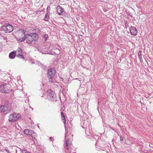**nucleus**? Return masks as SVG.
Wrapping results in <instances>:
<instances>
[{
	"mask_svg": "<svg viewBox=\"0 0 153 153\" xmlns=\"http://www.w3.org/2000/svg\"><path fill=\"white\" fill-rule=\"evenodd\" d=\"M18 37H16L17 41L19 42H23L25 40L27 43L31 44L33 42L37 40L39 38V35L36 33H32L25 34L23 30H20L17 32Z\"/></svg>",
	"mask_w": 153,
	"mask_h": 153,
	"instance_id": "nucleus-1",
	"label": "nucleus"
},
{
	"mask_svg": "<svg viewBox=\"0 0 153 153\" xmlns=\"http://www.w3.org/2000/svg\"><path fill=\"white\" fill-rule=\"evenodd\" d=\"M47 98L49 100L53 102L56 101V95L54 92L48 89L47 90Z\"/></svg>",
	"mask_w": 153,
	"mask_h": 153,
	"instance_id": "nucleus-2",
	"label": "nucleus"
},
{
	"mask_svg": "<svg viewBox=\"0 0 153 153\" xmlns=\"http://www.w3.org/2000/svg\"><path fill=\"white\" fill-rule=\"evenodd\" d=\"M11 106L10 105H1L0 107V110L4 114L9 113L11 110Z\"/></svg>",
	"mask_w": 153,
	"mask_h": 153,
	"instance_id": "nucleus-3",
	"label": "nucleus"
},
{
	"mask_svg": "<svg viewBox=\"0 0 153 153\" xmlns=\"http://www.w3.org/2000/svg\"><path fill=\"white\" fill-rule=\"evenodd\" d=\"M21 115L20 114H17L14 113L10 115L9 116V121L12 122H14L18 120Z\"/></svg>",
	"mask_w": 153,
	"mask_h": 153,
	"instance_id": "nucleus-4",
	"label": "nucleus"
},
{
	"mask_svg": "<svg viewBox=\"0 0 153 153\" xmlns=\"http://www.w3.org/2000/svg\"><path fill=\"white\" fill-rule=\"evenodd\" d=\"M9 85L4 84L0 86V91L2 92L9 93L10 92V90L9 89Z\"/></svg>",
	"mask_w": 153,
	"mask_h": 153,
	"instance_id": "nucleus-5",
	"label": "nucleus"
},
{
	"mask_svg": "<svg viewBox=\"0 0 153 153\" xmlns=\"http://www.w3.org/2000/svg\"><path fill=\"white\" fill-rule=\"evenodd\" d=\"M2 31H4L6 33H9L13 30V27L9 24L4 25L1 28Z\"/></svg>",
	"mask_w": 153,
	"mask_h": 153,
	"instance_id": "nucleus-6",
	"label": "nucleus"
},
{
	"mask_svg": "<svg viewBox=\"0 0 153 153\" xmlns=\"http://www.w3.org/2000/svg\"><path fill=\"white\" fill-rule=\"evenodd\" d=\"M24 133L25 134L30 136L34 139L36 137V133L32 130H30L27 129H26L24 130Z\"/></svg>",
	"mask_w": 153,
	"mask_h": 153,
	"instance_id": "nucleus-7",
	"label": "nucleus"
},
{
	"mask_svg": "<svg viewBox=\"0 0 153 153\" xmlns=\"http://www.w3.org/2000/svg\"><path fill=\"white\" fill-rule=\"evenodd\" d=\"M55 73L56 71L54 68H52L48 70V77H49V76H54Z\"/></svg>",
	"mask_w": 153,
	"mask_h": 153,
	"instance_id": "nucleus-8",
	"label": "nucleus"
},
{
	"mask_svg": "<svg viewBox=\"0 0 153 153\" xmlns=\"http://www.w3.org/2000/svg\"><path fill=\"white\" fill-rule=\"evenodd\" d=\"M130 31L132 35L136 36L138 32L136 27H131L130 28Z\"/></svg>",
	"mask_w": 153,
	"mask_h": 153,
	"instance_id": "nucleus-9",
	"label": "nucleus"
},
{
	"mask_svg": "<svg viewBox=\"0 0 153 153\" xmlns=\"http://www.w3.org/2000/svg\"><path fill=\"white\" fill-rule=\"evenodd\" d=\"M56 11L60 15L64 12L63 9L60 6H58L56 7Z\"/></svg>",
	"mask_w": 153,
	"mask_h": 153,
	"instance_id": "nucleus-10",
	"label": "nucleus"
},
{
	"mask_svg": "<svg viewBox=\"0 0 153 153\" xmlns=\"http://www.w3.org/2000/svg\"><path fill=\"white\" fill-rule=\"evenodd\" d=\"M19 150L21 151L22 150L16 147H13L11 149V153H17L18 150L19 151Z\"/></svg>",
	"mask_w": 153,
	"mask_h": 153,
	"instance_id": "nucleus-11",
	"label": "nucleus"
},
{
	"mask_svg": "<svg viewBox=\"0 0 153 153\" xmlns=\"http://www.w3.org/2000/svg\"><path fill=\"white\" fill-rule=\"evenodd\" d=\"M16 56V55L14 51H12L10 53L9 55V57L11 59H14Z\"/></svg>",
	"mask_w": 153,
	"mask_h": 153,
	"instance_id": "nucleus-12",
	"label": "nucleus"
},
{
	"mask_svg": "<svg viewBox=\"0 0 153 153\" xmlns=\"http://www.w3.org/2000/svg\"><path fill=\"white\" fill-rule=\"evenodd\" d=\"M14 51L16 55L19 54H22V49L20 48H18L16 51Z\"/></svg>",
	"mask_w": 153,
	"mask_h": 153,
	"instance_id": "nucleus-13",
	"label": "nucleus"
},
{
	"mask_svg": "<svg viewBox=\"0 0 153 153\" xmlns=\"http://www.w3.org/2000/svg\"><path fill=\"white\" fill-rule=\"evenodd\" d=\"M61 115L62 119L63 120V123L65 124L66 121L65 118V115L62 112H61Z\"/></svg>",
	"mask_w": 153,
	"mask_h": 153,
	"instance_id": "nucleus-14",
	"label": "nucleus"
},
{
	"mask_svg": "<svg viewBox=\"0 0 153 153\" xmlns=\"http://www.w3.org/2000/svg\"><path fill=\"white\" fill-rule=\"evenodd\" d=\"M49 12L48 11H47V12L45 14L44 19L46 21H48L49 18Z\"/></svg>",
	"mask_w": 153,
	"mask_h": 153,
	"instance_id": "nucleus-15",
	"label": "nucleus"
},
{
	"mask_svg": "<svg viewBox=\"0 0 153 153\" xmlns=\"http://www.w3.org/2000/svg\"><path fill=\"white\" fill-rule=\"evenodd\" d=\"M54 76H49V82H52L54 80Z\"/></svg>",
	"mask_w": 153,
	"mask_h": 153,
	"instance_id": "nucleus-16",
	"label": "nucleus"
},
{
	"mask_svg": "<svg viewBox=\"0 0 153 153\" xmlns=\"http://www.w3.org/2000/svg\"><path fill=\"white\" fill-rule=\"evenodd\" d=\"M17 57L19 58L20 59H24V56L22 55V54H19L18 55H16V56Z\"/></svg>",
	"mask_w": 153,
	"mask_h": 153,
	"instance_id": "nucleus-17",
	"label": "nucleus"
},
{
	"mask_svg": "<svg viewBox=\"0 0 153 153\" xmlns=\"http://www.w3.org/2000/svg\"><path fill=\"white\" fill-rule=\"evenodd\" d=\"M71 144V143H69V142H68V141H67V140L66 141V145L65 146V148L67 149H68V146H69V144Z\"/></svg>",
	"mask_w": 153,
	"mask_h": 153,
	"instance_id": "nucleus-18",
	"label": "nucleus"
},
{
	"mask_svg": "<svg viewBox=\"0 0 153 153\" xmlns=\"http://www.w3.org/2000/svg\"><path fill=\"white\" fill-rule=\"evenodd\" d=\"M141 54V51H139L138 53V55L139 56V57L140 58V60H141V58H142Z\"/></svg>",
	"mask_w": 153,
	"mask_h": 153,
	"instance_id": "nucleus-19",
	"label": "nucleus"
},
{
	"mask_svg": "<svg viewBox=\"0 0 153 153\" xmlns=\"http://www.w3.org/2000/svg\"><path fill=\"white\" fill-rule=\"evenodd\" d=\"M22 153H30V152L27 151L26 150H22Z\"/></svg>",
	"mask_w": 153,
	"mask_h": 153,
	"instance_id": "nucleus-20",
	"label": "nucleus"
},
{
	"mask_svg": "<svg viewBox=\"0 0 153 153\" xmlns=\"http://www.w3.org/2000/svg\"><path fill=\"white\" fill-rule=\"evenodd\" d=\"M4 150L7 152L8 153H11V152H10V151L8 149H5Z\"/></svg>",
	"mask_w": 153,
	"mask_h": 153,
	"instance_id": "nucleus-21",
	"label": "nucleus"
},
{
	"mask_svg": "<svg viewBox=\"0 0 153 153\" xmlns=\"http://www.w3.org/2000/svg\"><path fill=\"white\" fill-rule=\"evenodd\" d=\"M45 38V39L46 40L47 39L48 37V35L45 34L44 36Z\"/></svg>",
	"mask_w": 153,
	"mask_h": 153,
	"instance_id": "nucleus-22",
	"label": "nucleus"
},
{
	"mask_svg": "<svg viewBox=\"0 0 153 153\" xmlns=\"http://www.w3.org/2000/svg\"><path fill=\"white\" fill-rule=\"evenodd\" d=\"M123 139H124L123 137H120V140L123 141Z\"/></svg>",
	"mask_w": 153,
	"mask_h": 153,
	"instance_id": "nucleus-23",
	"label": "nucleus"
},
{
	"mask_svg": "<svg viewBox=\"0 0 153 153\" xmlns=\"http://www.w3.org/2000/svg\"><path fill=\"white\" fill-rule=\"evenodd\" d=\"M50 139L52 141H53V140H54L53 138L52 137H50Z\"/></svg>",
	"mask_w": 153,
	"mask_h": 153,
	"instance_id": "nucleus-24",
	"label": "nucleus"
},
{
	"mask_svg": "<svg viewBox=\"0 0 153 153\" xmlns=\"http://www.w3.org/2000/svg\"><path fill=\"white\" fill-rule=\"evenodd\" d=\"M127 24V22L126 21V22L125 23V26H126V25Z\"/></svg>",
	"mask_w": 153,
	"mask_h": 153,
	"instance_id": "nucleus-25",
	"label": "nucleus"
},
{
	"mask_svg": "<svg viewBox=\"0 0 153 153\" xmlns=\"http://www.w3.org/2000/svg\"><path fill=\"white\" fill-rule=\"evenodd\" d=\"M50 8L49 7H48L47 8V9L48 10V9H50Z\"/></svg>",
	"mask_w": 153,
	"mask_h": 153,
	"instance_id": "nucleus-26",
	"label": "nucleus"
},
{
	"mask_svg": "<svg viewBox=\"0 0 153 153\" xmlns=\"http://www.w3.org/2000/svg\"><path fill=\"white\" fill-rule=\"evenodd\" d=\"M31 64H34V62H31Z\"/></svg>",
	"mask_w": 153,
	"mask_h": 153,
	"instance_id": "nucleus-27",
	"label": "nucleus"
},
{
	"mask_svg": "<svg viewBox=\"0 0 153 153\" xmlns=\"http://www.w3.org/2000/svg\"><path fill=\"white\" fill-rule=\"evenodd\" d=\"M128 27V26H127V25H126V28H127V27Z\"/></svg>",
	"mask_w": 153,
	"mask_h": 153,
	"instance_id": "nucleus-28",
	"label": "nucleus"
}]
</instances>
